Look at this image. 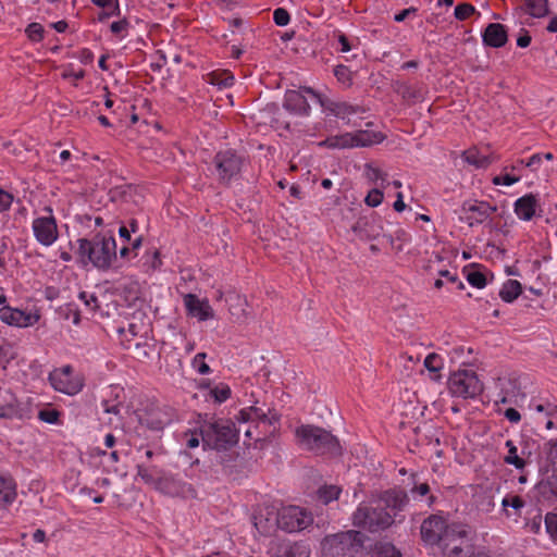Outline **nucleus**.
<instances>
[{"mask_svg":"<svg viewBox=\"0 0 557 557\" xmlns=\"http://www.w3.org/2000/svg\"><path fill=\"white\" fill-rule=\"evenodd\" d=\"M77 255L84 265L91 263L98 270L106 271L116 260V243L110 236L96 235L91 239L79 238Z\"/></svg>","mask_w":557,"mask_h":557,"instance_id":"obj_1","label":"nucleus"},{"mask_svg":"<svg viewBox=\"0 0 557 557\" xmlns=\"http://www.w3.org/2000/svg\"><path fill=\"white\" fill-rule=\"evenodd\" d=\"M240 430L230 419L205 421L200 426L201 441L205 447L226 450L237 443Z\"/></svg>","mask_w":557,"mask_h":557,"instance_id":"obj_2","label":"nucleus"},{"mask_svg":"<svg viewBox=\"0 0 557 557\" xmlns=\"http://www.w3.org/2000/svg\"><path fill=\"white\" fill-rule=\"evenodd\" d=\"M299 444L318 455L339 456L342 447L339 441L331 432L314 425H301L296 429Z\"/></svg>","mask_w":557,"mask_h":557,"instance_id":"obj_3","label":"nucleus"},{"mask_svg":"<svg viewBox=\"0 0 557 557\" xmlns=\"http://www.w3.org/2000/svg\"><path fill=\"white\" fill-rule=\"evenodd\" d=\"M366 535L360 531L349 530L327 535L322 541L324 557H352L363 548Z\"/></svg>","mask_w":557,"mask_h":557,"instance_id":"obj_4","label":"nucleus"},{"mask_svg":"<svg viewBox=\"0 0 557 557\" xmlns=\"http://www.w3.org/2000/svg\"><path fill=\"white\" fill-rule=\"evenodd\" d=\"M395 522V515L385 511L382 506L369 507L360 505L352 515L355 527L369 532L386 530Z\"/></svg>","mask_w":557,"mask_h":557,"instance_id":"obj_5","label":"nucleus"},{"mask_svg":"<svg viewBox=\"0 0 557 557\" xmlns=\"http://www.w3.org/2000/svg\"><path fill=\"white\" fill-rule=\"evenodd\" d=\"M384 135L380 132L362 129L355 133H345L327 137L324 141L320 143V145L332 149H349L369 147L382 143Z\"/></svg>","mask_w":557,"mask_h":557,"instance_id":"obj_6","label":"nucleus"},{"mask_svg":"<svg viewBox=\"0 0 557 557\" xmlns=\"http://www.w3.org/2000/svg\"><path fill=\"white\" fill-rule=\"evenodd\" d=\"M448 388L451 395L462 398H474L483 391L476 373L470 370L454 372L448 380Z\"/></svg>","mask_w":557,"mask_h":557,"instance_id":"obj_7","label":"nucleus"},{"mask_svg":"<svg viewBox=\"0 0 557 557\" xmlns=\"http://www.w3.org/2000/svg\"><path fill=\"white\" fill-rule=\"evenodd\" d=\"M244 159L232 149L219 151L213 158L214 173L221 184H230L242 170Z\"/></svg>","mask_w":557,"mask_h":557,"instance_id":"obj_8","label":"nucleus"},{"mask_svg":"<svg viewBox=\"0 0 557 557\" xmlns=\"http://www.w3.org/2000/svg\"><path fill=\"white\" fill-rule=\"evenodd\" d=\"M49 382L55 391L66 395L78 394L85 384L84 376L74 373V369L70 364L54 369L49 374Z\"/></svg>","mask_w":557,"mask_h":557,"instance_id":"obj_9","label":"nucleus"},{"mask_svg":"<svg viewBox=\"0 0 557 557\" xmlns=\"http://www.w3.org/2000/svg\"><path fill=\"white\" fill-rule=\"evenodd\" d=\"M276 523L287 532H299L313 523V516L299 506H287L278 511Z\"/></svg>","mask_w":557,"mask_h":557,"instance_id":"obj_10","label":"nucleus"},{"mask_svg":"<svg viewBox=\"0 0 557 557\" xmlns=\"http://www.w3.org/2000/svg\"><path fill=\"white\" fill-rule=\"evenodd\" d=\"M280 418V414L274 409L265 407V405L260 407L257 406V404L242 409L235 417L236 422L238 423L237 428L240 426V432L244 433L246 431V428L248 425H251L250 423L259 421L262 422V424L274 425L278 423Z\"/></svg>","mask_w":557,"mask_h":557,"instance_id":"obj_11","label":"nucleus"},{"mask_svg":"<svg viewBox=\"0 0 557 557\" xmlns=\"http://www.w3.org/2000/svg\"><path fill=\"white\" fill-rule=\"evenodd\" d=\"M45 211L49 213L47 216H40L33 221V232L35 238L44 246H51L59 236L57 221L52 215L50 207H46Z\"/></svg>","mask_w":557,"mask_h":557,"instance_id":"obj_12","label":"nucleus"},{"mask_svg":"<svg viewBox=\"0 0 557 557\" xmlns=\"http://www.w3.org/2000/svg\"><path fill=\"white\" fill-rule=\"evenodd\" d=\"M40 319V314L35 312H26L10 306L0 308V320L11 326L28 327L36 324Z\"/></svg>","mask_w":557,"mask_h":557,"instance_id":"obj_13","label":"nucleus"},{"mask_svg":"<svg viewBox=\"0 0 557 557\" xmlns=\"http://www.w3.org/2000/svg\"><path fill=\"white\" fill-rule=\"evenodd\" d=\"M446 527V520L442 516L431 515L421 524L420 533L422 541L429 545L440 544Z\"/></svg>","mask_w":557,"mask_h":557,"instance_id":"obj_14","label":"nucleus"},{"mask_svg":"<svg viewBox=\"0 0 557 557\" xmlns=\"http://www.w3.org/2000/svg\"><path fill=\"white\" fill-rule=\"evenodd\" d=\"M497 208L486 201H467L462 205L466 221L470 226L479 225L487 221Z\"/></svg>","mask_w":557,"mask_h":557,"instance_id":"obj_15","label":"nucleus"},{"mask_svg":"<svg viewBox=\"0 0 557 557\" xmlns=\"http://www.w3.org/2000/svg\"><path fill=\"white\" fill-rule=\"evenodd\" d=\"M304 90L308 94H311L314 98H317L325 111L330 112L331 114H333L334 116H336L338 119L347 120V123H349L350 115L363 112V110L360 107H354L347 102L332 101V100L324 101L310 87H307Z\"/></svg>","mask_w":557,"mask_h":557,"instance_id":"obj_16","label":"nucleus"},{"mask_svg":"<svg viewBox=\"0 0 557 557\" xmlns=\"http://www.w3.org/2000/svg\"><path fill=\"white\" fill-rule=\"evenodd\" d=\"M351 231L362 240H370L377 238L383 226L381 220L376 215L361 216L351 226Z\"/></svg>","mask_w":557,"mask_h":557,"instance_id":"obj_17","label":"nucleus"},{"mask_svg":"<svg viewBox=\"0 0 557 557\" xmlns=\"http://www.w3.org/2000/svg\"><path fill=\"white\" fill-rule=\"evenodd\" d=\"M407 503V494L401 490L394 488L383 492L376 502V506H382L385 511L396 517L397 512L401 511Z\"/></svg>","mask_w":557,"mask_h":557,"instance_id":"obj_18","label":"nucleus"},{"mask_svg":"<svg viewBox=\"0 0 557 557\" xmlns=\"http://www.w3.org/2000/svg\"><path fill=\"white\" fill-rule=\"evenodd\" d=\"M173 418V412L166 407H153L141 418V423L153 431H160L168 425Z\"/></svg>","mask_w":557,"mask_h":557,"instance_id":"obj_19","label":"nucleus"},{"mask_svg":"<svg viewBox=\"0 0 557 557\" xmlns=\"http://www.w3.org/2000/svg\"><path fill=\"white\" fill-rule=\"evenodd\" d=\"M184 305L187 313L197 318L199 321H207L213 319L214 313L208 300H200L194 294H186L184 296Z\"/></svg>","mask_w":557,"mask_h":557,"instance_id":"obj_20","label":"nucleus"},{"mask_svg":"<svg viewBox=\"0 0 557 557\" xmlns=\"http://www.w3.org/2000/svg\"><path fill=\"white\" fill-rule=\"evenodd\" d=\"M283 107L287 111L299 115H307L310 111V104L300 90H287Z\"/></svg>","mask_w":557,"mask_h":557,"instance_id":"obj_21","label":"nucleus"},{"mask_svg":"<svg viewBox=\"0 0 557 557\" xmlns=\"http://www.w3.org/2000/svg\"><path fill=\"white\" fill-rule=\"evenodd\" d=\"M484 45L493 48H500L508 40L507 30L503 24L491 23L486 26L483 35Z\"/></svg>","mask_w":557,"mask_h":557,"instance_id":"obj_22","label":"nucleus"},{"mask_svg":"<svg viewBox=\"0 0 557 557\" xmlns=\"http://www.w3.org/2000/svg\"><path fill=\"white\" fill-rule=\"evenodd\" d=\"M539 201L535 195L528 194L519 198L515 202L516 214L524 221H530L536 212Z\"/></svg>","mask_w":557,"mask_h":557,"instance_id":"obj_23","label":"nucleus"},{"mask_svg":"<svg viewBox=\"0 0 557 557\" xmlns=\"http://www.w3.org/2000/svg\"><path fill=\"white\" fill-rule=\"evenodd\" d=\"M16 484L12 476L0 473V508L11 505L16 498Z\"/></svg>","mask_w":557,"mask_h":557,"instance_id":"obj_24","label":"nucleus"},{"mask_svg":"<svg viewBox=\"0 0 557 557\" xmlns=\"http://www.w3.org/2000/svg\"><path fill=\"white\" fill-rule=\"evenodd\" d=\"M156 488L171 496L183 495L186 492L191 491V486L189 484L168 476H162Z\"/></svg>","mask_w":557,"mask_h":557,"instance_id":"obj_25","label":"nucleus"},{"mask_svg":"<svg viewBox=\"0 0 557 557\" xmlns=\"http://www.w3.org/2000/svg\"><path fill=\"white\" fill-rule=\"evenodd\" d=\"M467 530L465 527L460 524H450L446 527V530L443 534V540L440 543L442 545V549L446 550L451 544L463 542V539L467 537Z\"/></svg>","mask_w":557,"mask_h":557,"instance_id":"obj_26","label":"nucleus"},{"mask_svg":"<svg viewBox=\"0 0 557 557\" xmlns=\"http://www.w3.org/2000/svg\"><path fill=\"white\" fill-rule=\"evenodd\" d=\"M0 418L11 419L18 412V406L16 398L9 391H0Z\"/></svg>","mask_w":557,"mask_h":557,"instance_id":"obj_27","label":"nucleus"},{"mask_svg":"<svg viewBox=\"0 0 557 557\" xmlns=\"http://www.w3.org/2000/svg\"><path fill=\"white\" fill-rule=\"evenodd\" d=\"M280 557H309L310 547L304 542L285 543L280 546Z\"/></svg>","mask_w":557,"mask_h":557,"instance_id":"obj_28","label":"nucleus"},{"mask_svg":"<svg viewBox=\"0 0 557 557\" xmlns=\"http://www.w3.org/2000/svg\"><path fill=\"white\" fill-rule=\"evenodd\" d=\"M521 9L532 17H543L548 13L547 0H523Z\"/></svg>","mask_w":557,"mask_h":557,"instance_id":"obj_29","label":"nucleus"},{"mask_svg":"<svg viewBox=\"0 0 557 557\" xmlns=\"http://www.w3.org/2000/svg\"><path fill=\"white\" fill-rule=\"evenodd\" d=\"M522 293V286L521 283L517 280H508L506 281L500 290H499V297L505 302H512L515 299L519 297V295Z\"/></svg>","mask_w":557,"mask_h":557,"instance_id":"obj_30","label":"nucleus"},{"mask_svg":"<svg viewBox=\"0 0 557 557\" xmlns=\"http://www.w3.org/2000/svg\"><path fill=\"white\" fill-rule=\"evenodd\" d=\"M137 475L149 485L157 487L162 479L161 472L154 467H147L144 463L137 465Z\"/></svg>","mask_w":557,"mask_h":557,"instance_id":"obj_31","label":"nucleus"},{"mask_svg":"<svg viewBox=\"0 0 557 557\" xmlns=\"http://www.w3.org/2000/svg\"><path fill=\"white\" fill-rule=\"evenodd\" d=\"M463 160L475 168H486L491 164V159L486 156L480 154L475 148L468 149L462 153Z\"/></svg>","mask_w":557,"mask_h":557,"instance_id":"obj_32","label":"nucleus"},{"mask_svg":"<svg viewBox=\"0 0 557 557\" xmlns=\"http://www.w3.org/2000/svg\"><path fill=\"white\" fill-rule=\"evenodd\" d=\"M508 454L504 457V461L507 465L513 466L518 470H522L525 467V461L518 455V448L511 440L506 442Z\"/></svg>","mask_w":557,"mask_h":557,"instance_id":"obj_33","label":"nucleus"},{"mask_svg":"<svg viewBox=\"0 0 557 557\" xmlns=\"http://www.w3.org/2000/svg\"><path fill=\"white\" fill-rule=\"evenodd\" d=\"M342 488L337 485H324L318 490V498L323 504H329L338 498Z\"/></svg>","mask_w":557,"mask_h":557,"instance_id":"obj_34","label":"nucleus"},{"mask_svg":"<svg viewBox=\"0 0 557 557\" xmlns=\"http://www.w3.org/2000/svg\"><path fill=\"white\" fill-rule=\"evenodd\" d=\"M374 555L376 557H401V553L393 544L384 542L375 544Z\"/></svg>","mask_w":557,"mask_h":557,"instance_id":"obj_35","label":"nucleus"},{"mask_svg":"<svg viewBox=\"0 0 557 557\" xmlns=\"http://www.w3.org/2000/svg\"><path fill=\"white\" fill-rule=\"evenodd\" d=\"M544 522L549 537L557 543V508L545 515Z\"/></svg>","mask_w":557,"mask_h":557,"instance_id":"obj_36","label":"nucleus"},{"mask_svg":"<svg viewBox=\"0 0 557 557\" xmlns=\"http://www.w3.org/2000/svg\"><path fill=\"white\" fill-rule=\"evenodd\" d=\"M231 306H230V312L232 315L236 317L237 320H240L243 318H246V311L244 309V306L246 305V300L243 299L238 295H234L230 297Z\"/></svg>","mask_w":557,"mask_h":557,"instance_id":"obj_37","label":"nucleus"},{"mask_svg":"<svg viewBox=\"0 0 557 557\" xmlns=\"http://www.w3.org/2000/svg\"><path fill=\"white\" fill-rule=\"evenodd\" d=\"M234 76L227 72H213L210 74V83L220 87H228L233 84Z\"/></svg>","mask_w":557,"mask_h":557,"instance_id":"obj_38","label":"nucleus"},{"mask_svg":"<svg viewBox=\"0 0 557 557\" xmlns=\"http://www.w3.org/2000/svg\"><path fill=\"white\" fill-rule=\"evenodd\" d=\"M25 33L29 40L39 42L44 39L45 29L41 24L34 22L26 27Z\"/></svg>","mask_w":557,"mask_h":557,"instance_id":"obj_39","label":"nucleus"},{"mask_svg":"<svg viewBox=\"0 0 557 557\" xmlns=\"http://www.w3.org/2000/svg\"><path fill=\"white\" fill-rule=\"evenodd\" d=\"M260 423L261 422L257 421L255 423H250L251 425H248L246 428V431H245L246 440L244 442L245 445L250 446L251 445L250 441H255L257 443L262 440L261 432H259Z\"/></svg>","mask_w":557,"mask_h":557,"instance_id":"obj_40","label":"nucleus"},{"mask_svg":"<svg viewBox=\"0 0 557 557\" xmlns=\"http://www.w3.org/2000/svg\"><path fill=\"white\" fill-rule=\"evenodd\" d=\"M424 367L430 372L437 373L443 368L442 358L438 355L432 352V354L428 355L426 358L424 359Z\"/></svg>","mask_w":557,"mask_h":557,"instance_id":"obj_41","label":"nucleus"},{"mask_svg":"<svg viewBox=\"0 0 557 557\" xmlns=\"http://www.w3.org/2000/svg\"><path fill=\"white\" fill-rule=\"evenodd\" d=\"M366 176L369 181L373 183L382 181V186L384 187V182L386 181L387 174L382 172L379 168L372 166L371 164H367Z\"/></svg>","mask_w":557,"mask_h":557,"instance_id":"obj_42","label":"nucleus"},{"mask_svg":"<svg viewBox=\"0 0 557 557\" xmlns=\"http://www.w3.org/2000/svg\"><path fill=\"white\" fill-rule=\"evenodd\" d=\"M475 12V8L470 3H460L455 8V17L465 21Z\"/></svg>","mask_w":557,"mask_h":557,"instance_id":"obj_43","label":"nucleus"},{"mask_svg":"<svg viewBox=\"0 0 557 557\" xmlns=\"http://www.w3.org/2000/svg\"><path fill=\"white\" fill-rule=\"evenodd\" d=\"M210 394L218 403H223L231 396V388L225 384H220L212 388Z\"/></svg>","mask_w":557,"mask_h":557,"instance_id":"obj_44","label":"nucleus"},{"mask_svg":"<svg viewBox=\"0 0 557 557\" xmlns=\"http://www.w3.org/2000/svg\"><path fill=\"white\" fill-rule=\"evenodd\" d=\"M383 191L379 188L371 189L364 198V202L372 208L380 206L383 201Z\"/></svg>","mask_w":557,"mask_h":557,"instance_id":"obj_45","label":"nucleus"},{"mask_svg":"<svg viewBox=\"0 0 557 557\" xmlns=\"http://www.w3.org/2000/svg\"><path fill=\"white\" fill-rule=\"evenodd\" d=\"M467 281L476 288H483L486 284L485 275L480 271L469 272L467 275Z\"/></svg>","mask_w":557,"mask_h":557,"instance_id":"obj_46","label":"nucleus"},{"mask_svg":"<svg viewBox=\"0 0 557 557\" xmlns=\"http://www.w3.org/2000/svg\"><path fill=\"white\" fill-rule=\"evenodd\" d=\"M273 20L277 26H286L290 21V15L286 9L277 8L273 12Z\"/></svg>","mask_w":557,"mask_h":557,"instance_id":"obj_47","label":"nucleus"},{"mask_svg":"<svg viewBox=\"0 0 557 557\" xmlns=\"http://www.w3.org/2000/svg\"><path fill=\"white\" fill-rule=\"evenodd\" d=\"M205 359L206 354L198 352L193 360L194 369H196L200 374H207L210 372V367L205 362Z\"/></svg>","mask_w":557,"mask_h":557,"instance_id":"obj_48","label":"nucleus"},{"mask_svg":"<svg viewBox=\"0 0 557 557\" xmlns=\"http://www.w3.org/2000/svg\"><path fill=\"white\" fill-rule=\"evenodd\" d=\"M60 412L55 409H42L38 413V418L47 423H57Z\"/></svg>","mask_w":557,"mask_h":557,"instance_id":"obj_49","label":"nucleus"},{"mask_svg":"<svg viewBox=\"0 0 557 557\" xmlns=\"http://www.w3.org/2000/svg\"><path fill=\"white\" fill-rule=\"evenodd\" d=\"M334 75L343 84H349L351 82V72L345 65H337L334 69Z\"/></svg>","mask_w":557,"mask_h":557,"instance_id":"obj_50","label":"nucleus"},{"mask_svg":"<svg viewBox=\"0 0 557 557\" xmlns=\"http://www.w3.org/2000/svg\"><path fill=\"white\" fill-rule=\"evenodd\" d=\"M503 507L506 509L507 507H511L516 510H520L524 506L523 499L516 495L512 497H505L502 502Z\"/></svg>","mask_w":557,"mask_h":557,"instance_id":"obj_51","label":"nucleus"},{"mask_svg":"<svg viewBox=\"0 0 557 557\" xmlns=\"http://www.w3.org/2000/svg\"><path fill=\"white\" fill-rule=\"evenodd\" d=\"M79 298L84 300L85 306L89 309L90 312L96 311L98 308V299L95 295L82 292L79 294Z\"/></svg>","mask_w":557,"mask_h":557,"instance_id":"obj_52","label":"nucleus"},{"mask_svg":"<svg viewBox=\"0 0 557 557\" xmlns=\"http://www.w3.org/2000/svg\"><path fill=\"white\" fill-rule=\"evenodd\" d=\"M544 494H552L557 497V475H552L545 483L542 484Z\"/></svg>","mask_w":557,"mask_h":557,"instance_id":"obj_53","label":"nucleus"},{"mask_svg":"<svg viewBox=\"0 0 557 557\" xmlns=\"http://www.w3.org/2000/svg\"><path fill=\"white\" fill-rule=\"evenodd\" d=\"M492 182H493L494 185L510 186V185L519 182V177L506 174L504 176H495Z\"/></svg>","mask_w":557,"mask_h":557,"instance_id":"obj_54","label":"nucleus"},{"mask_svg":"<svg viewBox=\"0 0 557 557\" xmlns=\"http://www.w3.org/2000/svg\"><path fill=\"white\" fill-rule=\"evenodd\" d=\"M13 201L11 194L0 189V212L8 210Z\"/></svg>","mask_w":557,"mask_h":557,"instance_id":"obj_55","label":"nucleus"},{"mask_svg":"<svg viewBox=\"0 0 557 557\" xmlns=\"http://www.w3.org/2000/svg\"><path fill=\"white\" fill-rule=\"evenodd\" d=\"M534 409L537 412H545L547 416H553L555 412H557V406L549 401L545 404H537L534 406Z\"/></svg>","mask_w":557,"mask_h":557,"instance_id":"obj_56","label":"nucleus"},{"mask_svg":"<svg viewBox=\"0 0 557 557\" xmlns=\"http://www.w3.org/2000/svg\"><path fill=\"white\" fill-rule=\"evenodd\" d=\"M128 22L124 18L121 21L113 22L110 26V29L113 34L120 35L128 28Z\"/></svg>","mask_w":557,"mask_h":557,"instance_id":"obj_57","label":"nucleus"},{"mask_svg":"<svg viewBox=\"0 0 557 557\" xmlns=\"http://www.w3.org/2000/svg\"><path fill=\"white\" fill-rule=\"evenodd\" d=\"M462 542H458V543H455V544H451L448 549L446 550H443V553L445 555H447L448 557H460L461 554H462V546H461Z\"/></svg>","mask_w":557,"mask_h":557,"instance_id":"obj_58","label":"nucleus"},{"mask_svg":"<svg viewBox=\"0 0 557 557\" xmlns=\"http://www.w3.org/2000/svg\"><path fill=\"white\" fill-rule=\"evenodd\" d=\"M113 5V10L110 11V12H101L98 16V20L100 22L111 17V16H119L121 14V10H120V5H119V2H115L112 4Z\"/></svg>","mask_w":557,"mask_h":557,"instance_id":"obj_59","label":"nucleus"},{"mask_svg":"<svg viewBox=\"0 0 557 557\" xmlns=\"http://www.w3.org/2000/svg\"><path fill=\"white\" fill-rule=\"evenodd\" d=\"M440 275L446 277L447 282L458 283L459 289H462L465 287L463 283L461 281H458L456 273H450L449 271H441Z\"/></svg>","mask_w":557,"mask_h":557,"instance_id":"obj_60","label":"nucleus"},{"mask_svg":"<svg viewBox=\"0 0 557 557\" xmlns=\"http://www.w3.org/2000/svg\"><path fill=\"white\" fill-rule=\"evenodd\" d=\"M504 416L512 423H518L521 420L519 411L515 408L506 409Z\"/></svg>","mask_w":557,"mask_h":557,"instance_id":"obj_61","label":"nucleus"},{"mask_svg":"<svg viewBox=\"0 0 557 557\" xmlns=\"http://www.w3.org/2000/svg\"><path fill=\"white\" fill-rule=\"evenodd\" d=\"M541 162H542V154L535 153L528 160V162H525V166L535 171V166L541 164Z\"/></svg>","mask_w":557,"mask_h":557,"instance_id":"obj_62","label":"nucleus"},{"mask_svg":"<svg viewBox=\"0 0 557 557\" xmlns=\"http://www.w3.org/2000/svg\"><path fill=\"white\" fill-rule=\"evenodd\" d=\"M531 44V36L527 30L517 39V45L521 48H527Z\"/></svg>","mask_w":557,"mask_h":557,"instance_id":"obj_63","label":"nucleus"},{"mask_svg":"<svg viewBox=\"0 0 557 557\" xmlns=\"http://www.w3.org/2000/svg\"><path fill=\"white\" fill-rule=\"evenodd\" d=\"M403 198H404L403 194L401 193H397L396 201L393 205L395 211H397V212H401L406 208V203L404 202Z\"/></svg>","mask_w":557,"mask_h":557,"instance_id":"obj_64","label":"nucleus"}]
</instances>
